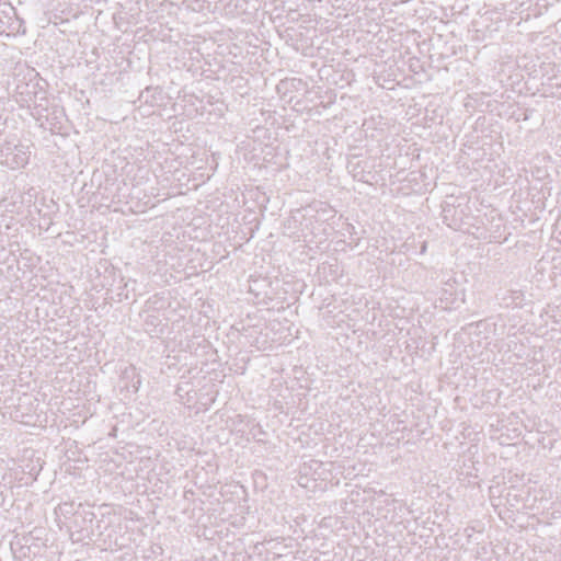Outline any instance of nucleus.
<instances>
[{
	"mask_svg": "<svg viewBox=\"0 0 561 561\" xmlns=\"http://www.w3.org/2000/svg\"><path fill=\"white\" fill-rule=\"evenodd\" d=\"M31 151L27 146L12 140L0 142V164L11 170L24 168L28 163Z\"/></svg>",
	"mask_w": 561,
	"mask_h": 561,
	"instance_id": "f257e3e1",
	"label": "nucleus"
}]
</instances>
